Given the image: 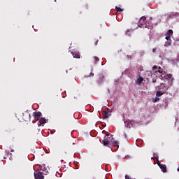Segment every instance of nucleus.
Masks as SVG:
<instances>
[{
  "label": "nucleus",
  "instance_id": "a211bd4d",
  "mask_svg": "<svg viewBox=\"0 0 179 179\" xmlns=\"http://www.w3.org/2000/svg\"><path fill=\"white\" fill-rule=\"evenodd\" d=\"M152 52H153V54H156V48H155L152 49Z\"/></svg>",
  "mask_w": 179,
  "mask_h": 179
},
{
  "label": "nucleus",
  "instance_id": "6ab92c4d",
  "mask_svg": "<svg viewBox=\"0 0 179 179\" xmlns=\"http://www.w3.org/2000/svg\"><path fill=\"white\" fill-rule=\"evenodd\" d=\"M108 117H111V112H108Z\"/></svg>",
  "mask_w": 179,
  "mask_h": 179
},
{
  "label": "nucleus",
  "instance_id": "f257e3e1",
  "mask_svg": "<svg viewBox=\"0 0 179 179\" xmlns=\"http://www.w3.org/2000/svg\"><path fill=\"white\" fill-rule=\"evenodd\" d=\"M33 117L35 120L32 121L33 124H36V121H38V127H41V125H44V124H47L48 122V120H46L45 117H43V113L41 112H34Z\"/></svg>",
  "mask_w": 179,
  "mask_h": 179
},
{
  "label": "nucleus",
  "instance_id": "2eb2a0df",
  "mask_svg": "<svg viewBox=\"0 0 179 179\" xmlns=\"http://www.w3.org/2000/svg\"><path fill=\"white\" fill-rule=\"evenodd\" d=\"M155 72H159V73H163V69H161V67H159V69L157 71H155Z\"/></svg>",
  "mask_w": 179,
  "mask_h": 179
},
{
  "label": "nucleus",
  "instance_id": "6e6552de",
  "mask_svg": "<svg viewBox=\"0 0 179 179\" xmlns=\"http://www.w3.org/2000/svg\"><path fill=\"white\" fill-rule=\"evenodd\" d=\"M142 82H143V78L141 76H139V78L136 81V85H141Z\"/></svg>",
  "mask_w": 179,
  "mask_h": 179
},
{
  "label": "nucleus",
  "instance_id": "4be33fe9",
  "mask_svg": "<svg viewBox=\"0 0 179 179\" xmlns=\"http://www.w3.org/2000/svg\"><path fill=\"white\" fill-rule=\"evenodd\" d=\"M163 87H164V84H161V88L162 89Z\"/></svg>",
  "mask_w": 179,
  "mask_h": 179
},
{
  "label": "nucleus",
  "instance_id": "f03ea898",
  "mask_svg": "<svg viewBox=\"0 0 179 179\" xmlns=\"http://www.w3.org/2000/svg\"><path fill=\"white\" fill-rule=\"evenodd\" d=\"M150 24H152V21L150 20H146V17L145 16H143L140 18L138 21V27L144 29H149L150 27Z\"/></svg>",
  "mask_w": 179,
  "mask_h": 179
},
{
  "label": "nucleus",
  "instance_id": "393cba45",
  "mask_svg": "<svg viewBox=\"0 0 179 179\" xmlns=\"http://www.w3.org/2000/svg\"><path fill=\"white\" fill-rule=\"evenodd\" d=\"M28 117H29V120H30V115L27 114Z\"/></svg>",
  "mask_w": 179,
  "mask_h": 179
},
{
  "label": "nucleus",
  "instance_id": "0eeeda50",
  "mask_svg": "<svg viewBox=\"0 0 179 179\" xmlns=\"http://www.w3.org/2000/svg\"><path fill=\"white\" fill-rule=\"evenodd\" d=\"M71 54L73 58H80V53H79V51L73 50L71 52Z\"/></svg>",
  "mask_w": 179,
  "mask_h": 179
},
{
  "label": "nucleus",
  "instance_id": "b1692460",
  "mask_svg": "<svg viewBox=\"0 0 179 179\" xmlns=\"http://www.w3.org/2000/svg\"><path fill=\"white\" fill-rule=\"evenodd\" d=\"M160 78L163 79V75L160 76Z\"/></svg>",
  "mask_w": 179,
  "mask_h": 179
},
{
  "label": "nucleus",
  "instance_id": "c85d7f7f",
  "mask_svg": "<svg viewBox=\"0 0 179 179\" xmlns=\"http://www.w3.org/2000/svg\"><path fill=\"white\" fill-rule=\"evenodd\" d=\"M10 156H12V154H10Z\"/></svg>",
  "mask_w": 179,
  "mask_h": 179
},
{
  "label": "nucleus",
  "instance_id": "20e7f679",
  "mask_svg": "<svg viewBox=\"0 0 179 179\" xmlns=\"http://www.w3.org/2000/svg\"><path fill=\"white\" fill-rule=\"evenodd\" d=\"M173 29H169L168 31L166 34V40L169 41L166 44L168 45H171V36H173Z\"/></svg>",
  "mask_w": 179,
  "mask_h": 179
},
{
  "label": "nucleus",
  "instance_id": "bb28decb",
  "mask_svg": "<svg viewBox=\"0 0 179 179\" xmlns=\"http://www.w3.org/2000/svg\"><path fill=\"white\" fill-rule=\"evenodd\" d=\"M11 152H15V150H11Z\"/></svg>",
  "mask_w": 179,
  "mask_h": 179
},
{
  "label": "nucleus",
  "instance_id": "9b49d317",
  "mask_svg": "<svg viewBox=\"0 0 179 179\" xmlns=\"http://www.w3.org/2000/svg\"><path fill=\"white\" fill-rule=\"evenodd\" d=\"M166 79H168V80H171V82H173V75L167 74Z\"/></svg>",
  "mask_w": 179,
  "mask_h": 179
},
{
  "label": "nucleus",
  "instance_id": "4468645a",
  "mask_svg": "<svg viewBox=\"0 0 179 179\" xmlns=\"http://www.w3.org/2000/svg\"><path fill=\"white\" fill-rule=\"evenodd\" d=\"M100 61V59L97 57H94V62L96 64V62H99Z\"/></svg>",
  "mask_w": 179,
  "mask_h": 179
},
{
  "label": "nucleus",
  "instance_id": "dca6fc26",
  "mask_svg": "<svg viewBox=\"0 0 179 179\" xmlns=\"http://www.w3.org/2000/svg\"><path fill=\"white\" fill-rule=\"evenodd\" d=\"M159 100H160V99H159V97H156L154 101V103H156V101H159Z\"/></svg>",
  "mask_w": 179,
  "mask_h": 179
},
{
  "label": "nucleus",
  "instance_id": "f3484780",
  "mask_svg": "<svg viewBox=\"0 0 179 179\" xmlns=\"http://www.w3.org/2000/svg\"><path fill=\"white\" fill-rule=\"evenodd\" d=\"M152 69H153V71H156V69H157V66H154L152 67Z\"/></svg>",
  "mask_w": 179,
  "mask_h": 179
},
{
  "label": "nucleus",
  "instance_id": "423d86ee",
  "mask_svg": "<svg viewBox=\"0 0 179 179\" xmlns=\"http://www.w3.org/2000/svg\"><path fill=\"white\" fill-rule=\"evenodd\" d=\"M159 167L161 169L162 173H167V166L166 164H163L160 162H157Z\"/></svg>",
  "mask_w": 179,
  "mask_h": 179
},
{
  "label": "nucleus",
  "instance_id": "7ed1b4c3",
  "mask_svg": "<svg viewBox=\"0 0 179 179\" xmlns=\"http://www.w3.org/2000/svg\"><path fill=\"white\" fill-rule=\"evenodd\" d=\"M111 141H113V136H109L108 135H106L102 141V143L103 146H108L111 145Z\"/></svg>",
  "mask_w": 179,
  "mask_h": 179
},
{
  "label": "nucleus",
  "instance_id": "ddd939ff",
  "mask_svg": "<svg viewBox=\"0 0 179 179\" xmlns=\"http://www.w3.org/2000/svg\"><path fill=\"white\" fill-rule=\"evenodd\" d=\"M115 9H116L117 13H120L124 10L122 8H121L120 7H117V6L115 7Z\"/></svg>",
  "mask_w": 179,
  "mask_h": 179
},
{
  "label": "nucleus",
  "instance_id": "f8f14e48",
  "mask_svg": "<svg viewBox=\"0 0 179 179\" xmlns=\"http://www.w3.org/2000/svg\"><path fill=\"white\" fill-rule=\"evenodd\" d=\"M103 113H104V115H103V120L108 118V110H106V111H104Z\"/></svg>",
  "mask_w": 179,
  "mask_h": 179
},
{
  "label": "nucleus",
  "instance_id": "9d476101",
  "mask_svg": "<svg viewBox=\"0 0 179 179\" xmlns=\"http://www.w3.org/2000/svg\"><path fill=\"white\" fill-rule=\"evenodd\" d=\"M164 93V92H162V91H157L156 93V96L157 97H160V96H163V94Z\"/></svg>",
  "mask_w": 179,
  "mask_h": 179
},
{
  "label": "nucleus",
  "instance_id": "412c9836",
  "mask_svg": "<svg viewBox=\"0 0 179 179\" xmlns=\"http://www.w3.org/2000/svg\"><path fill=\"white\" fill-rule=\"evenodd\" d=\"M152 83H156V80L153 79L152 80Z\"/></svg>",
  "mask_w": 179,
  "mask_h": 179
},
{
  "label": "nucleus",
  "instance_id": "cd10ccee",
  "mask_svg": "<svg viewBox=\"0 0 179 179\" xmlns=\"http://www.w3.org/2000/svg\"><path fill=\"white\" fill-rule=\"evenodd\" d=\"M169 17H171V15H169Z\"/></svg>",
  "mask_w": 179,
  "mask_h": 179
},
{
  "label": "nucleus",
  "instance_id": "1a4fd4ad",
  "mask_svg": "<svg viewBox=\"0 0 179 179\" xmlns=\"http://www.w3.org/2000/svg\"><path fill=\"white\" fill-rule=\"evenodd\" d=\"M110 145H113V146H118V141H114V140L112 138Z\"/></svg>",
  "mask_w": 179,
  "mask_h": 179
},
{
  "label": "nucleus",
  "instance_id": "39448f33",
  "mask_svg": "<svg viewBox=\"0 0 179 179\" xmlns=\"http://www.w3.org/2000/svg\"><path fill=\"white\" fill-rule=\"evenodd\" d=\"M36 179H44V173L40 171H36L34 173Z\"/></svg>",
  "mask_w": 179,
  "mask_h": 179
},
{
  "label": "nucleus",
  "instance_id": "a878e982",
  "mask_svg": "<svg viewBox=\"0 0 179 179\" xmlns=\"http://www.w3.org/2000/svg\"><path fill=\"white\" fill-rule=\"evenodd\" d=\"M177 171H178V172H179V166H178V169H177Z\"/></svg>",
  "mask_w": 179,
  "mask_h": 179
},
{
  "label": "nucleus",
  "instance_id": "aec40b11",
  "mask_svg": "<svg viewBox=\"0 0 179 179\" xmlns=\"http://www.w3.org/2000/svg\"><path fill=\"white\" fill-rule=\"evenodd\" d=\"M90 76H94V73H90Z\"/></svg>",
  "mask_w": 179,
  "mask_h": 179
},
{
  "label": "nucleus",
  "instance_id": "5701e85b",
  "mask_svg": "<svg viewBox=\"0 0 179 179\" xmlns=\"http://www.w3.org/2000/svg\"><path fill=\"white\" fill-rule=\"evenodd\" d=\"M97 43H99V40H97L95 43V45H97Z\"/></svg>",
  "mask_w": 179,
  "mask_h": 179
}]
</instances>
